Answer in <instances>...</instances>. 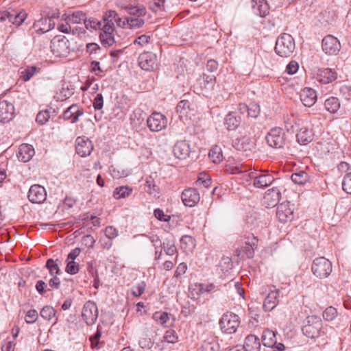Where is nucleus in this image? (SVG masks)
Segmentation results:
<instances>
[{
	"label": "nucleus",
	"instance_id": "obj_28",
	"mask_svg": "<svg viewBox=\"0 0 351 351\" xmlns=\"http://www.w3.org/2000/svg\"><path fill=\"white\" fill-rule=\"evenodd\" d=\"M219 344L216 337L209 336L203 340L198 351H219Z\"/></svg>",
	"mask_w": 351,
	"mask_h": 351
},
{
	"label": "nucleus",
	"instance_id": "obj_25",
	"mask_svg": "<svg viewBox=\"0 0 351 351\" xmlns=\"http://www.w3.org/2000/svg\"><path fill=\"white\" fill-rule=\"evenodd\" d=\"M300 100L305 106H313L317 101L315 90L311 88H304L300 93Z\"/></svg>",
	"mask_w": 351,
	"mask_h": 351
},
{
	"label": "nucleus",
	"instance_id": "obj_18",
	"mask_svg": "<svg viewBox=\"0 0 351 351\" xmlns=\"http://www.w3.org/2000/svg\"><path fill=\"white\" fill-rule=\"evenodd\" d=\"M139 66L145 71H151L154 68L156 62V56L149 51L140 54L138 58Z\"/></svg>",
	"mask_w": 351,
	"mask_h": 351
},
{
	"label": "nucleus",
	"instance_id": "obj_38",
	"mask_svg": "<svg viewBox=\"0 0 351 351\" xmlns=\"http://www.w3.org/2000/svg\"><path fill=\"white\" fill-rule=\"evenodd\" d=\"M132 192V189L128 186H122L117 187L113 192V197L118 199L121 198H125L130 195Z\"/></svg>",
	"mask_w": 351,
	"mask_h": 351
},
{
	"label": "nucleus",
	"instance_id": "obj_56",
	"mask_svg": "<svg viewBox=\"0 0 351 351\" xmlns=\"http://www.w3.org/2000/svg\"><path fill=\"white\" fill-rule=\"evenodd\" d=\"M145 283L143 281L134 285L131 290L132 294L136 297L141 295L145 291Z\"/></svg>",
	"mask_w": 351,
	"mask_h": 351
},
{
	"label": "nucleus",
	"instance_id": "obj_1",
	"mask_svg": "<svg viewBox=\"0 0 351 351\" xmlns=\"http://www.w3.org/2000/svg\"><path fill=\"white\" fill-rule=\"evenodd\" d=\"M295 41L289 34H282L276 41L275 51L281 57L290 56L295 49Z\"/></svg>",
	"mask_w": 351,
	"mask_h": 351
},
{
	"label": "nucleus",
	"instance_id": "obj_61",
	"mask_svg": "<svg viewBox=\"0 0 351 351\" xmlns=\"http://www.w3.org/2000/svg\"><path fill=\"white\" fill-rule=\"evenodd\" d=\"M138 344L141 348L150 349L154 345V341L151 338L145 335L141 338Z\"/></svg>",
	"mask_w": 351,
	"mask_h": 351
},
{
	"label": "nucleus",
	"instance_id": "obj_15",
	"mask_svg": "<svg viewBox=\"0 0 351 351\" xmlns=\"http://www.w3.org/2000/svg\"><path fill=\"white\" fill-rule=\"evenodd\" d=\"M76 153L81 157L89 156L93 149V145L90 140L86 136H79L76 138Z\"/></svg>",
	"mask_w": 351,
	"mask_h": 351
},
{
	"label": "nucleus",
	"instance_id": "obj_33",
	"mask_svg": "<svg viewBox=\"0 0 351 351\" xmlns=\"http://www.w3.org/2000/svg\"><path fill=\"white\" fill-rule=\"evenodd\" d=\"M86 14L82 11H74L71 13H68L66 15L65 21L70 22L72 24H79L84 23L86 19Z\"/></svg>",
	"mask_w": 351,
	"mask_h": 351
},
{
	"label": "nucleus",
	"instance_id": "obj_53",
	"mask_svg": "<svg viewBox=\"0 0 351 351\" xmlns=\"http://www.w3.org/2000/svg\"><path fill=\"white\" fill-rule=\"evenodd\" d=\"M50 118L48 110L40 111L36 116V121L40 125H44Z\"/></svg>",
	"mask_w": 351,
	"mask_h": 351
},
{
	"label": "nucleus",
	"instance_id": "obj_8",
	"mask_svg": "<svg viewBox=\"0 0 351 351\" xmlns=\"http://www.w3.org/2000/svg\"><path fill=\"white\" fill-rule=\"evenodd\" d=\"M265 138L269 146L279 149L285 145V134L282 128L276 127L269 130Z\"/></svg>",
	"mask_w": 351,
	"mask_h": 351
},
{
	"label": "nucleus",
	"instance_id": "obj_30",
	"mask_svg": "<svg viewBox=\"0 0 351 351\" xmlns=\"http://www.w3.org/2000/svg\"><path fill=\"white\" fill-rule=\"evenodd\" d=\"M296 134L297 141L300 145H306L313 140V133L311 130L305 127H299Z\"/></svg>",
	"mask_w": 351,
	"mask_h": 351
},
{
	"label": "nucleus",
	"instance_id": "obj_45",
	"mask_svg": "<svg viewBox=\"0 0 351 351\" xmlns=\"http://www.w3.org/2000/svg\"><path fill=\"white\" fill-rule=\"evenodd\" d=\"M209 157L214 163L220 162L223 158L221 149L217 145L213 147L209 152Z\"/></svg>",
	"mask_w": 351,
	"mask_h": 351
},
{
	"label": "nucleus",
	"instance_id": "obj_42",
	"mask_svg": "<svg viewBox=\"0 0 351 351\" xmlns=\"http://www.w3.org/2000/svg\"><path fill=\"white\" fill-rule=\"evenodd\" d=\"M38 69L36 66H27L21 71L20 78L24 82H27L34 76Z\"/></svg>",
	"mask_w": 351,
	"mask_h": 351
},
{
	"label": "nucleus",
	"instance_id": "obj_13",
	"mask_svg": "<svg viewBox=\"0 0 351 351\" xmlns=\"http://www.w3.org/2000/svg\"><path fill=\"white\" fill-rule=\"evenodd\" d=\"M84 113L82 107L77 104H73L67 108L60 118L65 121H69L71 123H75L79 121V117Z\"/></svg>",
	"mask_w": 351,
	"mask_h": 351
},
{
	"label": "nucleus",
	"instance_id": "obj_6",
	"mask_svg": "<svg viewBox=\"0 0 351 351\" xmlns=\"http://www.w3.org/2000/svg\"><path fill=\"white\" fill-rule=\"evenodd\" d=\"M50 48L56 56H66L70 52V43L64 36H56L51 40Z\"/></svg>",
	"mask_w": 351,
	"mask_h": 351
},
{
	"label": "nucleus",
	"instance_id": "obj_63",
	"mask_svg": "<svg viewBox=\"0 0 351 351\" xmlns=\"http://www.w3.org/2000/svg\"><path fill=\"white\" fill-rule=\"evenodd\" d=\"M300 124L298 123L287 119L285 121V128L287 131L290 133H294L299 129Z\"/></svg>",
	"mask_w": 351,
	"mask_h": 351
},
{
	"label": "nucleus",
	"instance_id": "obj_2",
	"mask_svg": "<svg viewBox=\"0 0 351 351\" xmlns=\"http://www.w3.org/2000/svg\"><path fill=\"white\" fill-rule=\"evenodd\" d=\"M332 270L331 262L323 256L314 259L311 265V271L313 275L320 279L328 277Z\"/></svg>",
	"mask_w": 351,
	"mask_h": 351
},
{
	"label": "nucleus",
	"instance_id": "obj_46",
	"mask_svg": "<svg viewBox=\"0 0 351 351\" xmlns=\"http://www.w3.org/2000/svg\"><path fill=\"white\" fill-rule=\"evenodd\" d=\"M236 145L237 149L243 151L252 150L254 147V143L249 138H243L236 143Z\"/></svg>",
	"mask_w": 351,
	"mask_h": 351
},
{
	"label": "nucleus",
	"instance_id": "obj_14",
	"mask_svg": "<svg viewBox=\"0 0 351 351\" xmlns=\"http://www.w3.org/2000/svg\"><path fill=\"white\" fill-rule=\"evenodd\" d=\"M28 199L34 204H42L47 199L45 189L40 184L32 185L28 192Z\"/></svg>",
	"mask_w": 351,
	"mask_h": 351
},
{
	"label": "nucleus",
	"instance_id": "obj_22",
	"mask_svg": "<svg viewBox=\"0 0 351 351\" xmlns=\"http://www.w3.org/2000/svg\"><path fill=\"white\" fill-rule=\"evenodd\" d=\"M280 290L271 291L264 300L263 308L265 311H271L276 308L279 302Z\"/></svg>",
	"mask_w": 351,
	"mask_h": 351
},
{
	"label": "nucleus",
	"instance_id": "obj_10",
	"mask_svg": "<svg viewBox=\"0 0 351 351\" xmlns=\"http://www.w3.org/2000/svg\"><path fill=\"white\" fill-rule=\"evenodd\" d=\"M322 48L328 55H336L341 49V44L336 37L327 35L322 39Z\"/></svg>",
	"mask_w": 351,
	"mask_h": 351
},
{
	"label": "nucleus",
	"instance_id": "obj_9",
	"mask_svg": "<svg viewBox=\"0 0 351 351\" xmlns=\"http://www.w3.org/2000/svg\"><path fill=\"white\" fill-rule=\"evenodd\" d=\"M147 124L151 131L159 132L167 127V119L162 114L154 112L148 117Z\"/></svg>",
	"mask_w": 351,
	"mask_h": 351
},
{
	"label": "nucleus",
	"instance_id": "obj_21",
	"mask_svg": "<svg viewBox=\"0 0 351 351\" xmlns=\"http://www.w3.org/2000/svg\"><path fill=\"white\" fill-rule=\"evenodd\" d=\"M315 79L321 84H327L337 79V73L329 68L319 69Z\"/></svg>",
	"mask_w": 351,
	"mask_h": 351
},
{
	"label": "nucleus",
	"instance_id": "obj_55",
	"mask_svg": "<svg viewBox=\"0 0 351 351\" xmlns=\"http://www.w3.org/2000/svg\"><path fill=\"white\" fill-rule=\"evenodd\" d=\"M195 184L197 186H203L205 188H208L211 184V179L206 174L202 173Z\"/></svg>",
	"mask_w": 351,
	"mask_h": 351
},
{
	"label": "nucleus",
	"instance_id": "obj_16",
	"mask_svg": "<svg viewBox=\"0 0 351 351\" xmlns=\"http://www.w3.org/2000/svg\"><path fill=\"white\" fill-rule=\"evenodd\" d=\"M14 106L12 102L7 100L0 101V122L8 123L14 117Z\"/></svg>",
	"mask_w": 351,
	"mask_h": 351
},
{
	"label": "nucleus",
	"instance_id": "obj_51",
	"mask_svg": "<svg viewBox=\"0 0 351 351\" xmlns=\"http://www.w3.org/2000/svg\"><path fill=\"white\" fill-rule=\"evenodd\" d=\"M337 316V309L332 306H329L323 312V317L325 320L332 321Z\"/></svg>",
	"mask_w": 351,
	"mask_h": 351
},
{
	"label": "nucleus",
	"instance_id": "obj_57",
	"mask_svg": "<svg viewBox=\"0 0 351 351\" xmlns=\"http://www.w3.org/2000/svg\"><path fill=\"white\" fill-rule=\"evenodd\" d=\"M165 0H154L149 4V8L154 12L164 10Z\"/></svg>",
	"mask_w": 351,
	"mask_h": 351
},
{
	"label": "nucleus",
	"instance_id": "obj_20",
	"mask_svg": "<svg viewBox=\"0 0 351 351\" xmlns=\"http://www.w3.org/2000/svg\"><path fill=\"white\" fill-rule=\"evenodd\" d=\"M281 193L276 187L269 189L263 197V204L267 208H271L276 206L280 199Z\"/></svg>",
	"mask_w": 351,
	"mask_h": 351
},
{
	"label": "nucleus",
	"instance_id": "obj_44",
	"mask_svg": "<svg viewBox=\"0 0 351 351\" xmlns=\"http://www.w3.org/2000/svg\"><path fill=\"white\" fill-rule=\"evenodd\" d=\"M162 250L169 256H173L177 252L174 241L169 239L162 242Z\"/></svg>",
	"mask_w": 351,
	"mask_h": 351
},
{
	"label": "nucleus",
	"instance_id": "obj_31",
	"mask_svg": "<svg viewBox=\"0 0 351 351\" xmlns=\"http://www.w3.org/2000/svg\"><path fill=\"white\" fill-rule=\"evenodd\" d=\"M241 117L237 116L236 112H229L225 119V125L228 130H235L240 124Z\"/></svg>",
	"mask_w": 351,
	"mask_h": 351
},
{
	"label": "nucleus",
	"instance_id": "obj_3",
	"mask_svg": "<svg viewBox=\"0 0 351 351\" xmlns=\"http://www.w3.org/2000/svg\"><path fill=\"white\" fill-rule=\"evenodd\" d=\"M239 325L240 319L239 316L232 312L224 313L219 320L221 331L229 335L235 333Z\"/></svg>",
	"mask_w": 351,
	"mask_h": 351
},
{
	"label": "nucleus",
	"instance_id": "obj_64",
	"mask_svg": "<svg viewBox=\"0 0 351 351\" xmlns=\"http://www.w3.org/2000/svg\"><path fill=\"white\" fill-rule=\"evenodd\" d=\"M340 93L345 99L351 100V86H342L340 88Z\"/></svg>",
	"mask_w": 351,
	"mask_h": 351
},
{
	"label": "nucleus",
	"instance_id": "obj_32",
	"mask_svg": "<svg viewBox=\"0 0 351 351\" xmlns=\"http://www.w3.org/2000/svg\"><path fill=\"white\" fill-rule=\"evenodd\" d=\"M339 99L336 97H329L324 101L325 109L330 113L335 114L340 109Z\"/></svg>",
	"mask_w": 351,
	"mask_h": 351
},
{
	"label": "nucleus",
	"instance_id": "obj_12",
	"mask_svg": "<svg viewBox=\"0 0 351 351\" xmlns=\"http://www.w3.org/2000/svg\"><path fill=\"white\" fill-rule=\"evenodd\" d=\"M249 176L254 180L253 185L258 189L269 186L275 180L274 176L269 173H257L255 171L250 172Z\"/></svg>",
	"mask_w": 351,
	"mask_h": 351
},
{
	"label": "nucleus",
	"instance_id": "obj_52",
	"mask_svg": "<svg viewBox=\"0 0 351 351\" xmlns=\"http://www.w3.org/2000/svg\"><path fill=\"white\" fill-rule=\"evenodd\" d=\"M260 106L256 103H251L248 106L247 117L256 118L260 114Z\"/></svg>",
	"mask_w": 351,
	"mask_h": 351
},
{
	"label": "nucleus",
	"instance_id": "obj_17",
	"mask_svg": "<svg viewBox=\"0 0 351 351\" xmlns=\"http://www.w3.org/2000/svg\"><path fill=\"white\" fill-rule=\"evenodd\" d=\"M182 201L186 206L193 207L200 200L198 191L193 188L184 189L182 193Z\"/></svg>",
	"mask_w": 351,
	"mask_h": 351
},
{
	"label": "nucleus",
	"instance_id": "obj_40",
	"mask_svg": "<svg viewBox=\"0 0 351 351\" xmlns=\"http://www.w3.org/2000/svg\"><path fill=\"white\" fill-rule=\"evenodd\" d=\"M84 24L86 29L89 31L100 29L103 26L101 21H97L96 19L93 17L87 19L86 16Z\"/></svg>",
	"mask_w": 351,
	"mask_h": 351
},
{
	"label": "nucleus",
	"instance_id": "obj_41",
	"mask_svg": "<svg viewBox=\"0 0 351 351\" xmlns=\"http://www.w3.org/2000/svg\"><path fill=\"white\" fill-rule=\"evenodd\" d=\"M291 178L297 184H304L308 180V175L304 171H300L293 173Z\"/></svg>",
	"mask_w": 351,
	"mask_h": 351
},
{
	"label": "nucleus",
	"instance_id": "obj_7",
	"mask_svg": "<svg viewBox=\"0 0 351 351\" xmlns=\"http://www.w3.org/2000/svg\"><path fill=\"white\" fill-rule=\"evenodd\" d=\"M99 315V311L96 303L92 300L85 302L82 311V317L88 326L95 324Z\"/></svg>",
	"mask_w": 351,
	"mask_h": 351
},
{
	"label": "nucleus",
	"instance_id": "obj_47",
	"mask_svg": "<svg viewBox=\"0 0 351 351\" xmlns=\"http://www.w3.org/2000/svg\"><path fill=\"white\" fill-rule=\"evenodd\" d=\"M219 267L223 273L228 272L233 267L231 258L228 256L223 257L219 262Z\"/></svg>",
	"mask_w": 351,
	"mask_h": 351
},
{
	"label": "nucleus",
	"instance_id": "obj_58",
	"mask_svg": "<svg viewBox=\"0 0 351 351\" xmlns=\"http://www.w3.org/2000/svg\"><path fill=\"white\" fill-rule=\"evenodd\" d=\"M163 339L167 343H175L178 341V336L175 330H168L166 331Z\"/></svg>",
	"mask_w": 351,
	"mask_h": 351
},
{
	"label": "nucleus",
	"instance_id": "obj_11",
	"mask_svg": "<svg viewBox=\"0 0 351 351\" xmlns=\"http://www.w3.org/2000/svg\"><path fill=\"white\" fill-rule=\"evenodd\" d=\"M293 205L289 202H284L277 207L276 216L278 220L283 223L291 221L294 218Z\"/></svg>",
	"mask_w": 351,
	"mask_h": 351
},
{
	"label": "nucleus",
	"instance_id": "obj_43",
	"mask_svg": "<svg viewBox=\"0 0 351 351\" xmlns=\"http://www.w3.org/2000/svg\"><path fill=\"white\" fill-rule=\"evenodd\" d=\"M56 310L51 306H45L40 311V316L45 320L51 321L56 315Z\"/></svg>",
	"mask_w": 351,
	"mask_h": 351
},
{
	"label": "nucleus",
	"instance_id": "obj_48",
	"mask_svg": "<svg viewBox=\"0 0 351 351\" xmlns=\"http://www.w3.org/2000/svg\"><path fill=\"white\" fill-rule=\"evenodd\" d=\"M118 14L114 10L107 11L103 17L104 23L102 25H110L114 27V22L117 17Z\"/></svg>",
	"mask_w": 351,
	"mask_h": 351
},
{
	"label": "nucleus",
	"instance_id": "obj_23",
	"mask_svg": "<svg viewBox=\"0 0 351 351\" xmlns=\"http://www.w3.org/2000/svg\"><path fill=\"white\" fill-rule=\"evenodd\" d=\"M55 27L53 19L49 18H41L33 24V28L38 34L46 33Z\"/></svg>",
	"mask_w": 351,
	"mask_h": 351
},
{
	"label": "nucleus",
	"instance_id": "obj_62",
	"mask_svg": "<svg viewBox=\"0 0 351 351\" xmlns=\"http://www.w3.org/2000/svg\"><path fill=\"white\" fill-rule=\"evenodd\" d=\"M101 336V330L99 325H98L95 333L90 337L91 346L93 348H96L98 346L99 340Z\"/></svg>",
	"mask_w": 351,
	"mask_h": 351
},
{
	"label": "nucleus",
	"instance_id": "obj_49",
	"mask_svg": "<svg viewBox=\"0 0 351 351\" xmlns=\"http://www.w3.org/2000/svg\"><path fill=\"white\" fill-rule=\"evenodd\" d=\"M27 16V12L23 9H15V14L14 19H15V25H21L26 19Z\"/></svg>",
	"mask_w": 351,
	"mask_h": 351
},
{
	"label": "nucleus",
	"instance_id": "obj_19",
	"mask_svg": "<svg viewBox=\"0 0 351 351\" xmlns=\"http://www.w3.org/2000/svg\"><path fill=\"white\" fill-rule=\"evenodd\" d=\"M114 27L110 25H103L99 34V39L102 45L109 47L114 43Z\"/></svg>",
	"mask_w": 351,
	"mask_h": 351
},
{
	"label": "nucleus",
	"instance_id": "obj_4",
	"mask_svg": "<svg viewBox=\"0 0 351 351\" xmlns=\"http://www.w3.org/2000/svg\"><path fill=\"white\" fill-rule=\"evenodd\" d=\"M115 4L119 8L133 16L132 17L145 16L147 13L145 7L136 1L117 0Z\"/></svg>",
	"mask_w": 351,
	"mask_h": 351
},
{
	"label": "nucleus",
	"instance_id": "obj_37",
	"mask_svg": "<svg viewBox=\"0 0 351 351\" xmlns=\"http://www.w3.org/2000/svg\"><path fill=\"white\" fill-rule=\"evenodd\" d=\"M143 16L126 17L127 28L135 29L141 27L145 24Z\"/></svg>",
	"mask_w": 351,
	"mask_h": 351
},
{
	"label": "nucleus",
	"instance_id": "obj_35",
	"mask_svg": "<svg viewBox=\"0 0 351 351\" xmlns=\"http://www.w3.org/2000/svg\"><path fill=\"white\" fill-rule=\"evenodd\" d=\"M149 240L155 250V260L160 259L162 254V242L157 235L150 237Z\"/></svg>",
	"mask_w": 351,
	"mask_h": 351
},
{
	"label": "nucleus",
	"instance_id": "obj_59",
	"mask_svg": "<svg viewBox=\"0 0 351 351\" xmlns=\"http://www.w3.org/2000/svg\"><path fill=\"white\" fill-rule=\"evenodd\" d=\"M342 189L346 193L351 194V173L345 176L342 182Z\"/></svg>",
	"mask_w": 351,
	"mask_h": 351
},
{
	"label": "nucleus",
	"instance_id": "obj_29",
	"mask_svg": "<svg viewBox=\"0 0 351 351\" xmlns=\"http://www.w3.org/2000/svg\"><path fill=\"white\" fill-rule=\"evenodd\" d=\"M242 347L245 351H260V339L254 335H249L246 337L245 343Z\"/></svg>",
	"mask_w": 351,
	"mask_h": 351
},
{
	"label": "nucleus",
	"instance_id": "obj_54",
	"mask_svg": "<svg viewBox=\"0 0 351 351\" xmlns=\"http://www.w3.org/2000/svg\"><path fill=\"white\" fill-rule=\"evenodd\" d=\"M66 271L70 274H75L79 271V265L75 261L66 260Z\"/></svg>",
	"mask_w": 351,
	"mask_h": 351
},
{
	"label": "nucleus",
	"instance_id": "obj_60",
	"mask_svg": "<svg viewBox=\"0 0 351 351\" xmlns=\"http://www.w3.org/2000/svg\"><path fill=\"white\" fill-rule=\"evenodd\" d=\"M38 317V314L35 309L29 310L25 315V322L27 324L34 323Z\"/></svg>",
	"mask_w": 351,
	"mask_h": 351
},
{
	"label": "nucleus",
	"instance_id": "obj_50",
	"mask_svg": "<svg viewBox=\"0 0 351 351\" xmlns=\"http://www.w3.org/2000/svg\"><path fill=\"white\" fill-rule=\"evenodd\" d=\"M258 239L253 237L251 241H245L247 246L244 247L243 251H245L248 257H252L254 255V247L256 245Z\"/></svg>",
	"mask_w": 351,
	"mask_h": 351
},
{
	"label": "nucleus",
	"instance_id": "obj_34",
	"mask_svg": "<svg viewBox=\"0 0 351 351\" xmlns=\"http://www.w3.org/2000/svg\"><path fill=\"white\" fill-rule=\"evenodd\" d=\"M262 341L266 347H274L277 341L275 333L270 330H265L263 333Z\"/></svg>",
	"mask_w": 351,
	"mask_h": 351
},
{
	"label": "nucleus",
	"instance_id": "obj_5",
	"mask_svg": "<svg viewBox=\"0 0 351 351\" xmlns=\"http://www.w3.org/2000/svg\"><path fill=\"white\" fill-rule=\"evenodd\" d=\"M322 328V322L321 319L317 316H308L306 318L305 324L303 326L302 330L303 334L308 338L315 339L319 336L321 329Z\"/></svg>",
	"mask_w": 351,
	"mask_h": 351
},
{
	"label": "nucleus",
	"instance_id": "obj_39",
	"mask_svg": "<svg viewBox=\"0 0 351 351\" xmlns=\"http://www.w3.org/2000/svg\"><path fill=\"white\" fill-rule=\"evenodd\" d=\"M170 314L167 312L158 311L154 313L153 319L159 324L165 327L169 326Z\"/></svg>",
	"mask_w": 351,
	"mask_h": 351
},
{
	"label": "nucleus",
	"instance_id": "obj_26",
	"mask_svg": "<svg viewBox=\"0 0 351 351\" xmlns=\"http://www.w3.org/2000/svg\"><path fill=\"white\" fill-rule=\"evenodd\" d=\"M252 9L254 14L264 17L269 14V6L266 0H252Z\"/></svg>",
	"mask_w": 351,
	"mask_h": 351
},
{
	"label": "nucleus",
	"instance_id": "obj_24",
	"mask_svg": "<svg viewBox=\"0 0 351 351\" xmlns=\"http://www.w3.org/2000/svg\"><path fill=\"white\" fill-rule=\"evenodd\" d=\"M191 152L190 145L186 141H179L173 147V153L176 158L186 159Z\"/></svg>",
	"mask_w": 351,
	"mask_h": 351
},
{
	"label": "nucleus",
	"instance_id": "obj_36",
	"mask_svg": "<svg viewBox=\"0 0 351 351\" xmlns=\"http://www.w3.org/2000/svg\"><path fill=\"white\" fill-rule=\"evenodd\" d=\"M58 262H60L58 259L54 261L50 258L47 261L46 267L49 269L51 276L58 277V275L62 274Z\"/></svg>",
	"mask_w": 351,
	"mask_h": 351
},
{
	"label": "nucleus",
	"instance_id": "obj_27",
	"mask_svg": "<svg viewBox=\"0 0 351 351\" xmlns=\"http://www.w3.org/2000/svg\"><path fill=\"white\" fill-rule=\"evenodd\" d=\"M34 154L32 145L24 143L19 146L16 156L20 161L26 162L32 158Z\"/></svg>",
	"mask_w": 351,
	"mask_h": 351
}]
</instances>
